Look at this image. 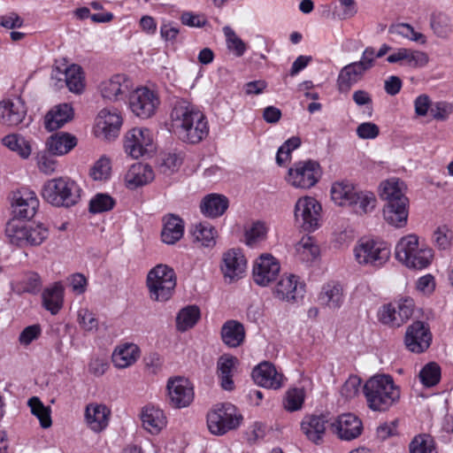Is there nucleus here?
Wrapping results in <instances>:
<instances>
[{"label":"nucleus","instance_id":"1","mask_svg":"<svg viewBox=\"0 0 453 453\" xmlns=\"http://www.w3.org/2000/svg\"><path fill=\"white\" fill-rule=\"evenodd\" d=\"M170 118L173 129L184 142L198 143L209 134L204 114L185 99H177L173 103Z\"/></svg>","mask_w":453,"mask_h":453},{"label":"nucleus","instance_id":"2","mask_svg":"<svg viewBox=\"0 0 453 453\" xmlns=\"http://www.w3.org/2000/svg\"><path fill=\"white\" fill-rule=\"evenodd\" d=\"M363 393L369 409L380 412L388 411L401 396L400 388L388 374L372 376L365 381Z\"/></svg>","mask_w":453,"mask_h":453},{"label":"nucleus","instance_id":"3","mask_svg":"<svg viewBox=\"0 0 453 453\" xmlns=\"http://www.w3.org/2000/svg\"><path fill=\"white\" fill-rule=\"evenodd\" d=\"M81 189L69 177H58L47 180L41 190L42 198L56 207H71L79 203Z\"/></svg>","mask_w":453,"mask_h":453},{"label":"nucleus","instance_id":"4","mask_svg":"<svg viewBox=\"0 0 453 453\" xmlns=\"http://www.w3.org/2000/svg\"><path fill=\"white\" fill-rule=\"evenodd\" d=\"M433 257L432 249L420 245L414 234L402 237L395 246L396 259L408 268L424 269L431 264Z\"/></svg>","mask_w":453,"mask_h":453},{"label":"nucleus","instance_id":"5","mask_svg":"<svg viewBox=\"0 0 453 453\" xmlns=\"http://www.w3.org/2000/svg\"><path fill=\"white\" fill-rule=\"evenodd\" d=\"M146 283L150 297L153 301L165 302L174 291L176 276L171 267L165 265H157L149 272Z\"/></svg>","mask_w":453,"mask_h":453},{"label":"nucleus","instance_id":"6","mask_svg":"<svg viewBox=\"0 0 453 453\" xmlns=\"http://www.w3.org/2000/svg\"><path fill=\"white\" fill-rule=\"evenodd\" d=\"M242 420V414L228 403L215 405L207 414L208 429L215 435H222L237 428Z\"/></svg>","mask_w":453,"mask_h":453},{"label":"nucleus","instance_id":"7","mask_svg":"<svg viewBox=\"0 0 453 453\" xmlns=\"http://www.w3.org/2000/svg\"><path fill=\"white\" fill-rule=\"evenodd\" d=\"M354 255L359 265L380 267L389 259L390 248L381 241L361 239L354 248Z\"/></svg>","mask_w":453,"mask_h":453},{"label":"nucleus","instance_id":"8","mask_svg":"<svg viewBox=\"0 0 453 453\" xmlns=\"http://www.w3.org/2000/svg\"><path fill=\"white\" fill-rule=\"evenodd\" d=\"M414 306V301L410 297L383 304L378 311L379 321L392 328L400 327L411 318Z\"/></svg>","mask_w":453,"mask_h":453},{"label":"nucleus","instance_id":"9","mask_svg":"<svg viewBox=\"0 0 453 453\" xmlns=\"http://www.w3.org/2000/svg\"><path fill=\"white\" fill-rule=\"evenodd\" d=\"M129 108L137 117L147 119L152 117L160 104L157 93L142 87L134 90L129 96Z\"/></svg>","mask_w":453,"mask_h":453},{"label":"nucleus","instance_id":"10","mask_svg":"<svg viewBox=\"0 0 453 453\" xmlns=\"http://www.w3.org/2000/svg\"><path fill=\"white\" fill-rule=\"evenodd\" d=\"M168 403L175 409L188 407L194 401L193 383L187 378H169L166 384Z\"/></svg>","mask_w":453,"mask_h":453},{"label":"nucleus","instance_id":"11","mask_svg":"<svg viewBox=\"0 0 453 453\" xmlns=\"http://www.w3.org/2000/svg\"><path fill=\"white\" fill-rule=\"evenodd\" d=\"M321 205L312 197L299 198L295 206V219L297 224L308 232L319 226Z\"/></svg>","mask_w":453,"mask_h":453},{"label":"nucleus","instance_id":"12","mask_svg":"<svg viewBox=\"0 0 453 453\" xmlns=\"http://www.w3.org/2000/svg\"><path fill=\"white\" fill-rule=\"evenodd\" d=\"M320 175V166L317 162H298L289 168L288 181L296 188H310L319 181Z\"/></svg>","mask_w":453,"mask_h":453},{"label":"nucleus","instance_id":"13","mask_svg":"<svg viewBox=\"0 0 453 453\" xmlns=\"http://www.w3.org/2000/svg\"><path fill=\"white\" fill-rule=\"evenodd\" d=\"M153 136L148 128L135 127L125 135L124 148L133 158H139L152 150Z\"/></svg>","mask_w":453,"mask_h":453},{"label":"nucleus","instance_id":"14","mask_svg":"<svg viewBox=\"0 0 453 453\" xmlns=\"http://www.w3.org/2000/svg\"><path fill=\"white\" fill-rule=\"evenodd\" d=\"M432 334L427 324L414 321L405 332L404 344L413 353H422L431 345Z\"/></svg>","mask_w":453,"mask_h":453},{"label":"nucleus","instance_id":"15","mask_svg":"<svg viewBox=\"0 0 453 453\" xmlns=\"http://www.w3.org/2000/svg\"><path fill=\"white\" fill-rule=\"evenodd\" d=\"M304 291V284L297 276L290 274L282 276L277 282L273 296L280 301L295 303L303 298Z\"/></svg>","mask_w":453,"mask_h":453},{"label":"nucleus","instance_id":"16","mask_svg":"<svg viewBox=\"0 0 453 453\" xmlns=\"http://www.w3.org/2000/svg\"><path fill=\"white\" fill-rule=\"evenodd\" d=\"M12 205L16 217L29 219L35 216L39 200L34 191L22 188L13 193Z\"/></svg>","mask_w":453,"mask_h":453},{"label":"nucleus","instance_id":"17","mask_svg":"<svg viewBox=\"0 0 453 453\" xmlns=\"http://www.w3.org/2000/svg\"><path fill=\"white\" fill-rule=\"evenodd\" d=\"M280 270L279 262L271 254H262L253 266V279L259 286H267L274 280Z\"/></svg>","mask_w":453,"mask_h":453},{"label":"nucleus","instance_id":"18","mask_svg":"<svg viewBox=\"0 0 453 453\" xmlns=\"http://www.w3.org/2000/svg\"><path fill=\"white\" fill-rule=\"evenodd\" d=\"M122 126V117L117 109L104 108L96 118V132L101 133L105 139H113L119 135Z\"/></svg>","mask_w":453,"mask_h":453},{"label":"nucleus","instance_id":"19","mask_svg":"<svg viewBox=\"0 0 453 453\" xmlns=\"http://www.w3.org/2000/svg\"><path fill=\"white\" fill-rule=\"evenodd\" d=\"M331 428L340 439L350 441L361 434L363 426L361 420L357 416L346 413L339 416L331 424Z\"/></svg>","mask_w":453,"mask_h":453},{"label":"nucleus","instance_id":"20","mask_svg":"<svg viewBox=\"0 0 453 453\" xmlns=\"http://www.w3.org/2000/svg\"><path fill=\"white\" fill-rule=\"evenodd\" d=\"M26 114L25 104L19 98L0 102V121L4 126H18L23 121Z\"/></svg>","mask_w":453,"mask_h":453},{"label":"nucleus","instance_id":"21","mask_svg":"<svg viewBox=\"0 0 453 453\" xmlns=\"http://www.w3.org/2000/svg\"><path fill=\"white\" fill-rule=\"evenodd\" d=\"M254 381L264 388L277 389L282 385V374L269 362H262L252 371Z\"/></svg>","mask_w":453,"mask_h":453},{"label":"nucleus","instance_id":"22","mask_svg":"<svg viewBox=\"0 0 453 453\" xmlns=\"http://www.w3.org/2000/svg\"><path fill=\"white\" fill-rule=\"evenodd\" d=\"M246 269V259L239 250H229L224 253L221 271L231 280L239 279Z\"/></svg>","mask_w":453,"mask_h":453},{"label":"nucleus","instance_id":"23","mask_svg":"<svg viewBox=\"0 0 453 453\" xmlns=\"http://www.w3.org/2000/svg\"><path fill=\"white\" fill-rule=\"evenodd\" d=\"M111 411L99 403H89L85 409V421L87 426L94 432L100 433L109 423Z\"/></svg>","mask_w":453,"mask_h":453},{"label":"nucleus","instance_id":"24","mask_svg":"<svg viewBox=\"0 0 453 453\" xmlns=\"http://www.w3.org/2000/svg\"><path fill=\"white\" fill-rule=\"evenodd\" d=\"M328 420L325 415L306 416L301 423L303 433L315 444H320L326 434Z\"/></svg>","mask_w":453,"mask_h":453},{"label":"nucleus","instance_id":"25","mask_svg":"<svg viewBox=\"0 0 453 453\" xmlns=\"http://www.w3.org/2000/svg\"><path fill=\"white\" fill-rule=\"evenodd\" d=\"M387 61L390 64L404 62V65L410 67L418 68L426 65L429 58L426 53L420 50L399 48L387 58Z\"/></svg>","mask_w":453,"mask_h":453},{"label":"nucleus","instance_id":"26","mask_svg":"<svg viewBox=\"0 0 453 453\" xmlns=\"http://www.w3.org/2000/svg\"><path fill=\"white\" fill-rule=\"evenodd\" d=\"M142 426L151 434H158L167 424L164 411L153 405L145 406L141 412Z\"/></svg>","mask_w":453,"mask_h":453},{"label":"nucleus","instance_id":"27","mask_svg":"<svg viewBox=\"0 0 453 453\" xmlns=\"http://www.w3.org/2000/svg\"><path fill=\"white\" fill-rule=\"evenodd\" d=\"M128 81L125 75L117 74L100 85L101 95L104 99L118 101L128 92Z\"/></svg>","mask_w":453,"mask_h":453},{"label":"nucleus","instance_id":"28","mask_svg":"<svg viewBox=\"0 0 453 453\" xmlns=\"http://www.w3.org/2000/svg\"><path fill=\"white\" fill-rule=\"evenodd\" d=\"M73 118V109L69 104H60L47 112L44 126L48 131L61 128Z\"/></svg>","mask_w":453,"mask_h":453},{"label":"nucleus","instance_id":"29","mask_svg":"<svg viewBox=\"0 0 453 453\" xmlns=\"http://www.w3.org/2000/svg\"><path fill=\"white\" fill-rule=\"evenodd\" d=\"M409 215V199H403L400 203H386L383 208L385 221L395 227H403L407 224Z\"/></svg>","mask_w":453,"mask_h":453},{"label":"nucleus","instance_id":"30","mask_svg":"<svg viewBox=\"0 0 453 453\" xmlns=\"http://www.w3.org/2000/svg\"><path fill=\"white\" fill-rule=\"evenodd\" d=\"M163 229L161 238L166 244H174L180 241L184 234V222L175 214H167L163 217Z\"/></svg>","mask_w":453,"mask_h":453},{"label":"nucleus","instance_id":"31","mask_svg":"<svg viewBox=\"0 0 453 453\" xmlns=\"http://www.w3.org/2000/svg\"><path fill=\"white\" fill-rule=\"evenodd\" d=\"M154 178L155 174L151 166L142 163L132 165L125 176L126 182L131 188L146 185Z\"/></svg>","mask_w":453,"mask_h":453},{"label":"nucleus","instance_id":"32","mask_svg":"<svg viewBox=\"0 0 453 453\" xmlns=\"http://www.w3.org/2000/svg\"><path fill=\"white\" fill-rule=\"evenodd\" d=\"M222 342L229 348L239 347L245 339V329L242 323L230 319L226 321L221 327Z\"/></svg>","mask_w":453,"mask_h":453},{"label":"nucleus","instance_id":"33","mask_svg":"<svg viewBox=\"0 0 453 453\" xmlns=\"http://www.w3.org/2000/svg\"><path fill=\"white\" fill-rule=\"evenodd\" d=\"M76 144V137L68 133H57L51 135L46 142L48 152L54 156L68 153Z\"/></svg>","mask_w":453,"mask_h":453},{"label":"nucleus","instance_id":"34","mask_svg":"<svg viewBox=\"0 0 453 453\" xmlns=\"http://www.w3.org/2000/svg\"><path fill=\"white\" fill-rule=\"evenodd\" d=\"M140 349L134 343H126L115 349L112 353V363L119 369L127 368L136 362Z\"/></svg>","mask_w":453,"mask_h":453},{"label":"nucleus","instance_id":"35","mask_svg":"<svg viewBox=\"0 0 453 453\" xmlns=\"http://www.w3.org/2000/svg\"><path fill=\"white\" fill-rule=\"evenodd\" d=\"M228 208V199L222 195L210 194L206 196L200 204L201 211L209 218L221 216Z\"/></svg>","mask_w":453,"mask_h":453},{"label":"nucleus","instance_id":"36","mask_svg":"<svg viewBox=\"0 0 453 453\" xmlns=\"http://www.w3.org/2000/svg\"><path fill=\"white\" fill-rule=\"evenodd\" d=\"M237 358L232 356H221L217 362V373L223 389L231 391L234 388L233 371Z\"/></svg>","mask_w":453,"mask_h":453},{"label":"nucleus","instance_id":"37","mask_svg":"<svg viewBox=\"0 0 453 453\" xmlns=\"http://www.w3.org/2000/svg\"><path fill=\"white\" fill-rule=\"evenodd\" d=\"M42 288L41 277L35 272H27L12 282V290L21 295L23 293L37 294Z\"/></svg>","mask_w":453,"mask_h":453},{"label":"nucleus","instance_id":"38","mask_svg":"<svg viewBox=\"0 0 453 453\" xmlns=\"http://www.w3.org/2000/svg\"><path fill=\"white\" fill-rule=\"evenodd\" d=\"M365 73L354 62L345 65L341 69L338 75L337 86L339 90L342 92L349 91L354 84L363 79Z\"/></svg>","mask_w":453,"mask_h":453},{"label":"nucleus","instance_id":"39","mask_svg":"<svg viewBox=\"0 0 453 453\" xmlns=\"http://www.w3.org/2000/svg\"><path fill=\"white\" fill-rule=\"evenodd\" d=\"M380 197L386 203H400L403 199H408L404 193V183L398 179H390L381 183Z\"/></svg>","mask_w":453,"mask_h":453},{"label":"nucleus","instance_id":"40","mask_svg":"<svg viewBox=\"0 0 453 453\" xmlns=\"http://www.w3.org/2000/svg\"><path fill=\"white\" fill-rule=\"evenodd\" d=\"M319 302L329 309H339L343 302L342 288L337 283L325 285L319 295Z\"/></svg>","mask_w":453,"mask_h":453},{"label":"nucleus","instance_id":"41","mask_svg":"<svg viewBox=\"0 0 453 453\" xmlns=\"http://www.w3.org/2000/svg\"><path fill=\"white\" fill-rule=\"evenodd\" d=\"M357 189L347 180L334 182L331 188L332 200L338 205H351Z\"/></svg>","mask_w":453,"mask_h":453},{"label":"nucleus","instance_id":"42","mask_svg":"<svg viewBox=\"0 0 453 453\" xmlns=\"http://www.w3.org/2000/svg\"><path fill=\"white\" fill-rule=\"evenodd\" d=\"M63 287L59 283H55L51 288L44 289L42 292V304L44 308L57 314L63 305Z\"/></svg>","mask_w":453,"mask_h":453},{"label":"nucleus","instance_id":"43","mask_svg":"<svg viewBox=\"0 0 453 453\" xmlns=\"http://www.w3.org/2000/svg\"><path fill=\"white\" fill-rule=\"evenodd\" d=\"M27 225L19 219L10 220L5 227V234L9 242L16 246L27 245Z\"/></svg>","mask_w":453,"mask_h":453},{"label":"nucleus","instance_id":"44","mask_svg":"<svg viewBox=\"0 0 453 453\" xmlns=\"http://www.w3.org/2000/svg\"><path fill=\"white\" fill-rule=\"evenodd\" d=\"M388 33L396 37L407 39L420 44L426 43V37L424 34L415 31L414 27L408 23L392 24L388 27Z\"/></svg>","mask_w":453,"mask_h":453},{"label":"nucleus","instance_id":"45","mask_svg":"<svg viewBox=\"0 0 453 453\" xmlns=\"http://www.w3.org/2000/svg\"><path fill=\"white\" fill-rule=\"evenodd\" d=\"M2 144L12 151L16 152L22 158H27L31 154L30 143L18 134L5 135L2 139Z\"/></svg>","mask_w":453,"mask_h":453},{"label":"nucleus","instance_id":"46","mask_svg":"<svg viewBox=\"0 0 453 453\" xmlns=\"http://www.w3.org/2000/svg\"><path fill=\"white\" fill-rule=\"evenodd\" d=\"M295 249L298 258L303 262H311L317 258L319 254V246L310 236L303 237L296 244Z\"/></svg>","mask_w":453,"mask_h":453},{"label":"nucleus","instance_id":"47","mask_svg":"<svg viewBox=\"0 0 453 453\" xmlns=\"http://www.w3.org/2000/svg\"><path fill=\"white\" fill-rule=\"evenodd\" d=\"M27 404L30 407L32 414L39 419L40 425L42 428H49L51 426L52 420L50 407L45 406L37 396L29 398Z\"/></svg>","mask_w":453,"mask_h":453},{"label":"nucleus","instance_id":"48","mask_svg":"<svg viewBox=\"0 0 453 453\" xmlns=\"http://www.w3.org/2000/svg\"><path fill=\"white\" fill-rule=\"evenodd\" d=\"M430 27L434 33L441 38H447L452 32L450 19L443 12H435L431 15Z\"/></svg>","mask_w":453,"mask_h":453},{"label":"nucleus","instance_id":"49","mask_svg":"<svg viewBox=\"0 0 453 453\" xmlns=\"http://www.w3.org/2000/svg\"><path fill=\"white\" fill-rule=\"evenodd\" d=\"M200 318V311L196 306H188L180 310L176 318L177 328L186 331L193 327Z\"/></svg>","mask_w":453,"mask_h":453},{"label":"nucleus","instance_id":"50","mask_svg":"<svg viewBox=\"0 0 453 453\" xmlns=\"http://www.w3.org/2000/svg\"><path fill=\"white\" fill-rule=\"evenodd\" d=\"M65 81L71 92L81 93L84 88L81 67L78 65H72L65 68Z\"/></svg>","mask_w":453,"mask_h":453},{"label":"nucleus","instance_id":"51","mask_svg":"<svg viewBox=\"0 0 453 453\" xmlns=\"http://www.w3.org/2000/svg\"><path fill=\"white\" fill-rule=\"evenodd\" d=\"M268 227L262 221L253 222L245 229V242L250 247H255L266 238Z\"/></svg>","mask_w":453,"mask_h":453},{"label":"nucleus","instance_id":"52","mask_svg":"<svg viewBox=\"0 0 453 453\" xmlns=\"http://www.w3.org/2000/svg\"><path fill=\"white\" fill-rule=\"evenodd\" d=\"M353 203L359 213L371 212L376 206L377 199L375 195L371 191L357 190L353 197Z\"/></svg>","mask_w":453,"mask_h":453},{"label":"nucleus","instance_id":"53","mask_svg":"<svg viewBox=\"0 0 453 453\" xmlns=\"http://www.w3.org/2000/svg\"><path fill=\"white\" fill-rule=\"evenodd\" d=\"M193 235L195 240L204 247H212L216 243V231L208 223H199L196 225Z\"/></svg>","mask_w":453,"mask_h":453},{"label":"nucleus","instance_id":"54","mask_svg":"<svg viewBox=\"0 0 453 453\" xmlns=\"http://www.w3.org/2000/svg\"><path fill=\"white\" fill-rule=\"evenodd\" d=\"M419 378L424 386H435L441 379L440 366L434 362L428 363L421 369Z\"/></svg>","mask_w":453,"mask_h":453},{"label":"nucleus","instance_id":"55","mask_svg":"<svg viewBox=\"0 0 453 453\" xmlns=\"http://www.w3.org/2000/svg\"><path fill=\"white\" fill-rule=\"evenodd\" d=\"M223 32L228 50L233 51L236 57H242L247 49L245 42L228 26L223 27Z\"/></svg>","mask_w":453,"mask_h":453},{"label":"nucleus","instance_id":"56","mask_svg":"<svg viewBox=\"0 0 453 453\" xmlns=\"http://www.w3.org/2000/svg\"><path fill=\"white\" fill-rule=\"evenodd\" d=\"M411 453H437L434 441L428 434L416 436L410 444Z\"/></svg>","mask_w":453,"mask_h":453},{"label":"nucleus","instance_id":"57","mask_svg":"<svg viewBox=\"0 0 453 453\" xmlns=\"http://www.w3.org/2000/svg\"><path fill=\"white\" fill-rule=\"evenodd\" d=\"M182 164V157L176 153H164L161 156L159 170L165 175H171L178 171Z\"/></svg>","mask_w":453,"mask_h":453},{"label":"nucleus","instance_id":"58","mask_svg":"<svg viewBox=\"0 0 453 453\" xmlns=\"http://www.w3.org/2000/svg\"><path fill=\"white\" fill-rule=\"evenodd\" d=\"M115 205V200L107 194H96L89 202V211L101 213L111 211Z\"/></svg>","mask_w":453,"mask_h":453},{"label":"nucleus","instance_id":"59","mask_svg":"<svg viewBox=\"0 0 453 453\" xmlns=\"http://www.w3.org/2000/svg\"><path fill=\"white\" fill-rule=\"evenodd\" d=\"M453 232L447 226H438L433 234L434 245L441 250H449L452 245Z\"/></svg>","mask_w":453,"mask_h":453},{"label":"nucleus","instance_id":"60","mask_svg":"<svg viewBox=\"0 0 453 453\" xmlns=\"http://www.w3.org/2000/svg\"><path fill=\"white\" fill-rule=\"evenodd\" d=\"M27 245L37 246L42 244L48 237L49 231L42 224L27 225Z\"/></svg>","mask_w":453,"mask_h":453},{"label":"nucleus","instance_id":"61","mask_svg":"<svg viewBox=\"0 0 453 453\" xmlns=\"http://www.w3.org/2000/svg\"><path fill=\"white\" fill-rule=\"evenodd\" d=\"M111 162L105 157H100L90 170V176L95 180H104L109 178L111 174Z\"/></svg>","mask_w":453,"mask_h":453},{"label":"nucleus","instance_id":"62","mask_svg":"<svg viewBox=\"0 0 453 453\" xmlns=\"http://www.w3.org/2000/svg\"><path fill=\"white\" fill-rule=\"evenodd\" d=\"M304 394L302 389L294 388L288 390L284 401V407L289 411H296L302 408Z\"/></svg>","mask_w":453,"mask_h":453},{"label":"nucleus","instance_id":"63","mask_svg":"<svg viewBox=\"0 0 453 453\" xmlns=\"http://www.w3.org/2000/svg\"><path fill=\"white\" fill-rule=\"evenodd\" d=\"M78 322L86 331L96 330L98 321L92 311L87 308H81L78 311Z\"/></svg>","mask_w":453,"mask_h":453},{"label":"nucleus","instance_id":"64","mask_svg":"<svg viewBox=\"0 0 453 453\" xmlns=\"http://www.w3.org/2000/svg\"><path fill=\"white\" fill-rule=\"evenodd\" d=\"M431 114L436 120H446L453 113V104L447 102H437L430 109Z\"/></svg>","mask_w":453,"mask_h":453}]
</instances>
